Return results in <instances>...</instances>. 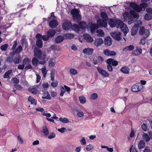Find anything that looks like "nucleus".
Listing matches in <instances>:
<instances>
[{
    "mask_svg": "<svg viewBox=\"0 0 152 152\" xmlns=\"http://www.w3.org/2000/svg\"><path fill=\"white\" fill-rule=\"evenodd\" d=\"M124 18L126 20H128V22L129 24H131L134 21V18H138L139 16L138 14L133 10H131L130 13L125 12L123 14Z\"/></svg>",
    "mask_w": 152,
    "mask_h": 152,
    "instance_id": "f257e3e1",
    "label": "nucleus"
},
{
    "mask_svg": "<svg viewBox=\"0 0 152 152\" xmlns=\"http://www.w3.org/2000/svg\"><path fill=\"white\" fill-rule=\"evenodd\" d=\"M100 16L103 20L101 19H99L97 21V23L101 27L106 28L107 25V21L109 19L107 15L104 12H102L101 13Z\"/></svg>",
    "mask_w": 152,
    "mask_h": 152,
    "instance_id": "f03ea898",
    "label": "nucleus"
},
{
    "mask_svg": "<svg viewBox=\"0 0 152 152\" xmlns=\"http://www.w3.org/2000/svg\"><path fill=\"white\" fill-rule=\"evenodd\" d=\"M129 6L135 11L140 12L141 11L144 10L147 7L148 4L146 3H142L139 6L134 3H131L129 4Z\"/></svg>",
    "mask_w": 152,
    "mask_h": 152,
    "instance_id": "7ed1b4c3",
    "label": "nucleus"
},
{
    "mask_svg": "<svg viewBox=\"0 0 152 152\" xmlns=\"http://www.w3.org/2000/svg\"><path fill=\"white\" fill-rule=\"evenodd\" d=\"M48 20L50 21L49 23V26L51 28H55L58 25L56 18L54 15L53 13H51V16L48 18Z\"/></svg>",
    "mask_w": 152,
    "mask_h": 152,
    "instance_id": "20e7f679",
    "label": "nucleus"
},
{
    "mask_svg": "<svg viewBox=\"0 0 152 152\" xmlns=\"http://www.w3.org/2000/svg\"><path fill=\"white\" fill-rule=\"evenodd\" d=\"M34 53L35 56L40 60L45 59L46 56L45 53L39 49L37 48H35L34 50Z\"/></svg>",
    "mask_w": 152,
    "mask_h": 152,
    "instance_id": "39448f33",
    "label": "nucleus"
},
{
    "mask_svg": "<svg viewBox=\"0 0 152 152\" xmlns=\"http://www.w3.org/2000/svg\"><path fill=\"white\" fill-rule=\"evenodd\" d=\"M134 23V26L132 29L131 35L132 36L135 35L137 33L138 28L142 24V22L141 20H138L136 21Z\"/></svg>",
    "mask_w": 152,
    "mask_h": 152,
    "instance_id": "423d86ee",
    "label": "nucleus"
},
{
    "mask_svg": "<svg viewBox=\"0 0 152 152\" xmlns=\"http://www.w3.org/2000/svg\"><path fill=\"white\" fill-rule=\"evenodd\" d=\"M140 35L144 38H148L150 35V31L148 29H145L144 26L141 27L139 30Z\"/></svg>",
    "mask_w": 152,
    "mask_h": 152,
    "instance_id": "0eeeda50",
    "label": "nucleus"
},
{
    "mask_svg": "<svg viewBox=\"0 0 152 152\" xmlns=\"http://www.w3.org/2000/svg\"><path fill=\"white\" fill-rule=\"evenodd\" d=\"M108 20V23L112 28H113L115 27L117 28L118 26L117 25H118L119 23H121V20L120 19H113L110 18Z\"/></svg>",
    "mask_w": 152,
    "mask_h": 152,
    "instance_id": "6e6552de",
    "label": "nucleus"
},
{
    "mask_svg": "<svg viewBox=\"0 0 152 152\" xmlns=\"http://www.w3.org/2000/svg\"><path fill=\"white\" fill-rule=\"evenodd\" d=\"M121 22V23H119L118 25H117L118 26L117 28L120 27L122 31L123 32L124 36H126L129 32V30L126 25L124 23L122 20Z\"/></svg>",
    "mask_w": 152,
    "mask_h": 152,
    "instance_id": "1a4fd4ad",
    "label": "nucleus"
},
{
    "mask_svg": "<svg viewBox=\"0 0 152 152\" xmlns=\"http://www.w3.org/2000/svg\"><path fill=\"white\" fill-rule=\"evenodd\" d=\"M143 88V86L140 83H137L133 85L131 87V89L132 91L137 92L140 91Z\"/></svg>",
    "mask_w": 152,
    "mask_h": 152,
    "instance_id": "9d476101",
    "label": "nucleus"
},
{
    "mask_svg": "<svg viewBox=\"0 0 152 152\" xmlns=\"http://www.w3.org/2000/svg\"><path fill=\"white\" fill-rule=\"evenodd\" d=\"M87 28L88 29L90 28L91 33H93L99 28V27L97 24L91 23L88 24L87 26Z\"/></svg>",
    "mask_w": 152,
    "mask_h": 152,
    "instance_id": "9b49d317",
    "label": "nucleus"
},
{
    "mask_svg": "<svg viewBox=\"0 0 152 152\" xmlns=\"http://www.w3.org/2000/svg\"><path fill=\"white\" fill-rule=\"evenodd\" d=\"M148 13L144 16V18L145 20H149L152 19V8H147L146 10Z\"/></svg>",
    "mask_w": 152,
    "mask_h": 152,
    "instance_id": "f8f14e48",
    "label": "nucleus"
},
{
    "mask_svg": "<svg viewBox=\"0 0 152 152\" xmlns=\"http://www.w3.org/2000/svg\"><path fill=\"white\" fill-rule=\"evenodd\" d=\"M121 33L120 32H114L110 34L111 36L115 39L119 41L121 39Z\"/></svg>",
    "mask_w": 152,
    "mask_h": 152,
    "instance_id": "ddd939ff",
    "label": "nucleus"
},
{
    "mask_svg": "<svg viewBox=\"0 0 152 152\" xmlns=\"http://www.w3.org/2000/svg\"><path fill=\"white\" fill-rule=\"evenodd\" d=\"M72 26V25L70 22L67 20L64 21L63 24V28L65 30H68Z\"/></svg>",
    "mask_w": 152,
    "mask_h": 152,
    "instance_id": "4468645a",
    "label": "nucleus"
},
{
    "mask_svg": "<svg viewBox=\"0 0 152 152\" xmlns=\"http://www.w3.org/2000/svg\"><path fill=\"white\" fill-rule=\"evenodd\" d=\"M97 69L98 72L104 77H108L109 75L107 72L101 68L98 67Z\"/></svg>",
    "mask_w": 152,
    "mask_h": 152,
    "instance_id": "2eb2a0df",
    "label": "nucleus"
},
{
    "mask_svg": "<svg viewBox=\"0 0 152 152\" xmlns=\"http://www.w3.org/2000/svg\"><path fill=\"white\" fill-rule=\"evenodd\" d=\"M142 52V49L138 47H137L136 49L134 50L132 52V54L136 56L139 55Z\"/></svg>",
    "mask_w": 152,
    "mask_h": 152,
    "instance_id": "dca6fc26",
    "label": "nucleus"
},
{
    "mask_svg": "<svg viewBox=\"0 0 152 152\" xmlns=\"http://www.w3.org/2000/svg\"><path fill=\"white\" fill-rule=\"evenodd\" d=\"M112 41L110 36L106 37L104 40V44L107 46H110L112 44Z\"/></svg>",
    "mask_w": 152,
    "mask_h": 152,
    "instance_id": "f3484780",
    "label": "nucleus"
},
{
    "mask_svg": "<svg viewBox=\"0 0 152 152\" xmlns=\"http://www.w3.org/2000/svg\"><path fill=\"white\" fill-rule=\"evenodd\" d=\"M106 62L107 64H112L113 66H116L118 65V62L116 61L113 60V59L111 58L108 59L106 61Z\"/></svg>",
    "mask_w": 152,
    "mask_h": 152,
    "instance_id": "a211bd4d",
    "label": "nucleus"
},
{
    "mask_svg": "<svg viewBox=\"0 0 152 152\" xmlns=\"http://www.w3.org/2000/svg\"><path fill=\"white\" fill-rule=\"evenodd\" d=\"M104 54L107 56H113L116 54V53L114 51H110L108 49L104 50Z\"/></svg>",
    "mask_w": 152,
    "mask_h": 152,
    "instance_id": "6ab92c4d",
    "label": "nucleus"
},
{
    "mask_svg": "<svg viewBox=\"0 0 152 152\" xmlns=\"http://www.w3.org/2000/svg\"><path fill=\"white\" fill-rule=\"evenodd\" d=\"M21 58L19 54H18L13 59V61L15 64H18L21 61Z\"/></svg>",
    "mask_w": 152,
    "mask_h": 152,
    "instance_id": "aec40b11",
    "label": "nucleus"
},
{
    "mask_svg": "<svg viewBox=\"0 0 152 152\" xmlns=\"http://www.w3.org/2000/svg\"><path fill=\"white\" fill-rule=\"evenodd\" d=\"M94 50L92 48H86L83 50V52L85 54L88 55H91L92 54Z\"/></svg>",
    "mask_w": 152,
    "mask_h": 152,
    "instance_id": "412c9836",
    "label": "nucleus"
},
{
    "mask_svg": "<svg viewBox=\"0 0 152 152\" xmlns=\"http://www.w3.org/2000/svg\"><path fill=\"white\" fill-rule=\"evenodd\" d=\"M83 37L84 39L88 42H91L93 41V38L88 34H84Z\"/></svg>",
    "mask_w": 152,
    "mask_h": 152,
    "instance_id": "4be33fe9",
    "label": "nucleus"
},
{
    "mask_svg": "<svg viewBox=\"0 0 152 152\" xmlns=\"http://www.w3.org/2000/svg\"><path fill=\"white\" fill-rule=\"evenodd\" d=\"M142 138L144 142H147L150 140L151 137L149 136L147 134L143 133L142 135Z\"/></svg>",
    "mask_w": 152,
    "mask_h": 152,
    "instance_id": "5701e85b",
    "label": "nucleus"
},
{
    "mask_svg": "<svg viewBox=\"0 0 152 152\" xmlns=\"http://www.w3.org/2000/svg\"><path fill=\"white\" fill-rule=\"evenodd\" d=\"M103 42V40L101 38H98L95 39L94 43L96 47L99 46Z\"/></svg>",
    "mask_w": 152,
    "mask_h": 152,
    "instance_id": "b1692460",
    "label": "nucleus"
},
{
    "mask_svg": "<svg viewBox=\"0 0 152 152\" xmlns=\"http://www.w3.org/2000/svg\"><path fill=\"white\" fill-rule=\"evenodd\" d=\"M145 146V143L143 140H140L138 144V148L140 149H141L143 148Z\"/></svg>",
    "mask_w": 152,
    "mask_h": 152,
    "instance_id": "393cba45",
    "label": "nucleus"
},
{
    "mask_svg": "<svg viewBox=\"0 0 152 152\" xmlns=\"http://www.w3.org/2000/svg\"><path fill=\"white\" fill-rule=\"evenodd\" d=\"M129 69L127 66H126L121 68L120 71L124 74H129Z\"/></svg>",
    "mask_w": 152,
    "mask_h": 152,
    "instance_id": "a878e982",
    "label": "nucleus"
},
{
    "mask_svg": "<svg viewBox=\"0 0 152 152\" xmlns=\"http://www.w3.org/2000/svg\"><path fill=\"white\" fill-rule=\"evenodd\" d=\"M38 87V86H34L32 88L29 89V91L32 94H36L37 93V90Z\"/></svg>",
    "mask_w": 152,
    "mask_h": 152,
    "instance_id": "bb28decb",
    "label": "nucleus"
},
{
    "mask_svg": "<svg viewBox=\"0 0 152 152\" xmlns=\"http://www.w3.org/2000/svg\"><path fill=\"white\" fill-rule=\"evenodd\" d=\"M56 33V32L54 30L51 29L47 32V34L49 38L52 37L55 35Z\"/></svg>",
    "mask_w": 152,
    "mask_h": 152,
    "instance_id": "cd10ccee",
    "label": "nucleus"
},
{
    "mask_svg": "<svg viewBox=\"0 0 152 152\" xmlns=\"http://www.w3.org/2000/svg\"><path fill=\"white\" fill-rule=\"evenodd\" d=\"M74 37V35L72 34H66L64 35V39H70L73 38Z\"/></svg>",
    "mask_w": 152,
    "mask_h": 152,
    "instance_id": "c85d7f7f",
    "label": "nucleus"
},
{
    "mask_svg": "<svg viewBox=\"0 0 152 152\" xmlns=\"http://www.w3.org/2000/svg\"><path fill=\"white\" fill-rule=\"evenodd\" d=\"M64 39V36H58L55 39V41L57 43H59L62 42Z\"/></svg>",
    "mask_w": 152,
    "mask_h": 152,
    "instance_id": "c756f323",
    "label": "nucleus"
},
{
    "mask_svg": "<svg viewBox=\"0 0 152 152\" xmlns=\"http://www.w3.org/2000/svg\"><path fill=\"white\" fill-rule=\"evenodd\" d=\"M12 72V70L11 69L7 71L6 72L4 76V77L5 78H7L9 80L10 78V75L11 73Z\"/></svg>",
    "mask_w": 152,
    "mask_h": 152,
    "instance_id": "7c9ffc66",
    "label": "nucleus"
},
{
    "mask_svg": "<svg viewBox=\"0 0 152 152\" xmlns=\"http://www.w3.org/2000/svg\"><path fill=\"white\" fill-rule=\"evenodd\" d=\"M79 99L81 104H84L86 103V97L83 96H81L79 97Z\"/></svg>",
    "mask_w": 152,
    "mask_h": 152,
    "instance_id": "2f4dec72",
    "label": "nucleus"
},
{
    "mask_svg": "<svg viewBox=\"0 0 152 152\" xmlns=\"http://www.w3.org/2000/svg\"><path fill=\"white\" fill-rule=\"evenodd\" d=\"M28 100L31 103V104L36 105L37 104V100L34 99L31 96H29L28 97Z\"/></svg>",
    "mask_w": 152,
    "mask_h": 152,
    "instance_id": "473e14b6",
    "label": "nucleus"
},
{
    "mask_svg": "<svg viewBox=\"0 0 152 152\" xmlns=\"http://www.w3.org/2000/svg\"><path fill=\"white\" fill-rule=\"evenodd\" d=\"M42 132L45 136H48L49 135V131L47 128L46 126H43L42 127Z\"/></svg>",
    "mask_w": 152,
    "mask_h": 152,
    "instance_id": "72a5a7b5",
    "label": "nucleus"
},
{
    "mask_svg": "<svg viewBox=\"0 0 152 152\" xmlns=\"http://www.w3.org/2000/svg\"><path fill=\"white\" fill-rule=\"evenodd\" d=\"M86 25V23L83 21H81L79 23V27L83 30H84L85 29Z\"/></svg>",
    "mask_w": 152,
    "mask_h": 152,
    "instance_id": "f704fd0d",
    "label": "nucleus"
},
{
    "mask_svg": "<svg viewBox=\"0 0 152 152\" xmlns=\"http://www.w3.org/2000/svg\"><path fill=\"white\" fill-rule=\"evenodd\" d=\"M36 45L40 48L42 47L43 42L41 39H37L36 41Z\"/></svg>",
    "mask_w": 152,
    "mask_h": 152,
    "instance_id": "c9c22d12",
    "label": "nucleus"
},
{
    "mask_svg": "<svg viewBox=\"0 0 152 152\" xmlns=\"http://www.w3.org/2000/svg\"><path fill=\"white\" fill-rule=\"evenodd\" d=\"M134 47L132 45H131L128 46L124 48L123 50L125 51L128 50H132L134 49Z\"/></svg>",
    "mask_w": 152,
    "mask_h": 152,
    "instance_id": "e433bc0d",
    "label": "nucleus"
},
{
    "mask_svg": "<svg viewBox=\"0 0 152 152\" xmlns=\"http://www.w3.org/2000/svg\"><path fill=\"white\" fill-rule=\"evenodd\" d=\"M73 18L75 21L78 22L81 20V17L80 15L79 14L73 17Z\"/></svg>",
    "mask_w": 152,
    "mask_h": 152,
    "instance_id": "4c0bfd02",
    "label": "nucleus"
},
{
    "mask_svg": "<svg viewBox=\"0 0 152 152\" xmlns=\"http://www.w3.org/2000/svg\"><path fill=\"white\" fill-rule=\"evenodd\" d=\"M32 63L34 66H36L39 64L38 60L35 57H34L32 60Z\"/></svg>",
    "mask_w": 152,
    "mask_h": 152,
    "instance_id": "58836bf2",
    "label": "nucleus"
},
{
    "mask_svg": "<svg viewBox=\"0 0 152 152\" xmlns=\"http://www.w3.org/2000/svg\"><path fill=\"white\" fill-rule=\"evenodd\" d=\"M79 11L77 9H74L72 10L71 12V14L72 15L73 17L79 15Z\"/></svg>",
    "mask_w": 152,
    "mask_h": 152,
    "instance_id": "ea45409f",
    "label": "nucleus"
},
{
    "mask_svg": "<svg viewBox=\"0 0 152 152\" xmlns=\"http://www.w3.org/2000/svg\"><path fill=\"white\" fill-rule=\"evenodd\" d=\"M97 33V35L98 37H103L104 36V33L103 31L100 29L97 30L96 31Z\"/></svg>",
    "mask_w": 152,
    "mask_h": 152,
    "instance_id": "a19ab883",
    "label": "nucleus"
},
{
    "mask_svg": "<svg viewBox=\"0 0 152 152\" xmlns=\"http://www.w3.org/2000/svg\"><path fill=\"white\" fill-rule=\"evenodd\" d=\"M8 47V45L7 44H4L1 45L0 47V49L1 50L5 51Z\"/></svg>",
    "mask_w": 152,
    "mask_h": 152,
    "instance_id": "79ce46f5",
    "label": "nucleus"
},
{
    "mask_svg": "<svg viewBox=\"0 0 152 152\" xmlns=\"http://www.w3.org/2000/svg\"><path fill=\"white\" fill-rule=\"evenodd\" d=\"M55 70L53 69H51L50 70V77L51 78V80L53 81L54 80V76H55Z\"/></svg>",
    "mask_w": 152,
    "mask_h": 152,
    "instance_id": "37998d69",
    "label": "nucleus"
},
{
    "mask_svg": "<svg viewBox=\"0 0 152 152\" xmlns=\"http://www.w3.org/2000/svg\"><path fill=\"white\" fill-rule=\"evenodd\" d=\"M59 120L61 122L64 123H67L69 122V120L66 118H60L59 119Z\"/></svg>",
    "mask_w": 152,
    "mask_h": 152,
    "instance_id": "c03bdc74",
    "label": "nucleus"
},
{
    "mask_svg": "<svg viewBox=\"0 0 152 152\" xmlns=\"http://www.w3.org/2000/svg\"><path fill=\"white\" fill-rule=\"evenodd\" d=\"M30 62V61L29 59L28 58H26L23 59L22 64L25 65L29 64Z\"/></svg>",
    "mask_w": 152,
    "mask_h": 152,
    "instance_id": "a18cd8bd",
    "label": "nucleus"
},
{
    "mask_svg": "<svg viewBox=\"0 0 152 152\" xmlns=\"http://www.w3.org/2000/svg\"><path fill=\"white\" fill-rule=\"evenodd\" d=\"M42 73L43 75V77L45 78L47 73V71L46 69V67L44 66L43 68L41 69Z\"/></svg>",
    "mask_w": 152,
    "mask_h": 152,
    "instance_id": "49530a36",
    "label": "nucleus"
},
{
    "mask_svg": "<svg viewBox=\"0 0 152 152\" xmlns=\"http://www.w3.org/2000/svg\"><path fill=\"white\" fill-rule=\"evenodd\" d=\"M22 46L21 45H20L18 46L15 50V53H19L22 50Z\"/></svg>",
    "mask_w": 152,
    "mask_h": 152,
    "instance_id": "de8ad7c7",
    "label": "nucleus"
},
{
    "mask_svg": "<svg viewBox=\"0 0 152 152\" xmlns=\"http://www.w3.org/2000/svg\"><path fill=\"white\" fill-rule=\"evenodd\" d=\"M61 92L60 94L61 96H62L66 91L65 88L64 86H62L61 88Z\"/></svg>",
    "mask_w": 152,
    "mask_h": 152,
    "instance_id": "09e8293b",
    "label": "nucleus"
},
{
    "mask_svg": "<svg viewBox=\"0 0 152 152\" xmlns=\"http://www.w3.org/2000/svg\"><path fill=\"white\" fill-rule=\"evenodd\" d=\"M101 147L102 148H106L107 150L110 152H113V149L111 148H109L108 146L102 145Z\"/></svg>",
    "mask_w": 152,
    "mask_h": 152,
    "instance_id": "8fccbe9b",
    "label": "nucleus"
},
{
    "mask_svg": "<svg viewBox=\"0 0 152 152\" xmlns=\"http://www.w3.org/2000/svg\"><path fill=\"white\" fill-rule=\"evenodd\" d=\"M98 95L96 93H93L90 96L91 99L94 100L98 98Z\"/></svg>",
    "mask_w": 152,
    "mask_h": 152,
    "instance_id": "3c124183",
    "label": "nucleus"
},
{
    "mask_svg": "<svg viewBox=\"0 0 152 152\" xmlns=\"http://www.w3.org/2000/svg\"><path fill=\"white\" fill-rule=\"evenodd\" d=\"M77 115L78 117H82L84 116V114L82 111L77 110Z\"/></svg>",
    "mask_w": 152,
    "mask_h": 152,
    "instance_id": "603ef678",
    "label": "nucleus"
},
{
    "mask_svg": "<svg viewBox=\"0 0 152 152\" xmlns=\"http://www.w3.org/2000/svg\"><path fill=\"white\" fill-rule=\"evenodd\" d=\"M142 129L144 131H147L148 130V129L146 125L145 124H143L142 125Z\"/></svg>",
    "mask_w": 152,
    "mask_h": 152,
    "instance_id": "864d4df0",
    "label": "nucleus"
},
{
    "mask_svg": "<svg viewBox=\"0 0 152 152\" xmlns=\"http://www.w3.org/2000/svg\"><path fill=\"white\" fill-rule=\"evenodd\" d=\"M12 83L13 84H18L19 82L18 79L16 77H13L12 79Z\"/></svg>",
    "mask_w": 152,
    "mask_h": 152,
    "instance_id": "5fc2aeb1",
    "label": "nucleus"
},
{
    "mask_svg": "<svg viewBox=\"0 0 152 152\" xmlns=\"http://www.w3.org/2000/svg\"><path fill=\"white\" fill-rule=\"evenodd\" d=\"M56 136V134L53 132H51L48 136V138L49 139L54 138Z\"/></svg>",
    "mask_w": 152,
    "mask_h": 152,
    "instance_id": "6e6d98bb",
    "label": "nucleus"
},
{
    "mask_svg": "<svg viewBox=\"0 0 152 152\" xmlns=\"http://www.w3.org/2000/svg\"><path fill=\"white\" fill-rule=\"evenodd\" d=\"M93 145L91 144H89L88 145H87L86 148V149L87 151H89L91 150L93 148Z\"/></svg>",
    "mask_w": 152,
    "mask_h": 152,
    "instance_id": "4d7b16f0",
    "label": "nucleus"
},
{
    "mask_svg": "<svg viewBox=\"0 0 152 152\" xmlns=\"http://www.w3.org/2000/svg\"><path fill=\"white\" fill-rule=\"evenodd\" d=\"M14 86L15 88L18 90H21L23 88V87L19 84H15L14 85Z\"/></svg>",
    "mask_w": 152,
    "mask_h": 152,
    "instance_id": "13d9d810",
    "label": "nucleus"
},
{
    "mask_svg": "<svg viewBox=\"0 0 152 152\" xmlns=\"http://www.w3.org/2000/svg\"><path fill=\"white\" fill-rule=\"evenodd\" d=\"M70 72L73 75H75L77 73V71L75 69H71L70 71Z\"/></svg>",
    "mask_w": 152,
    "mask_h": 152,
    "instance_id": "bf43d9fd",
    "label": "nucleus"
},
{
    "mask_svg": "<svg viewBox=\"0 0 152 152\" xmlns=\"http://www.w3.org/2000/svg\"><path fill=\"white\" fill-rule=\"evenodd\" d=\"M80 141L83 145H85L86 144V141L84 137H83L82 139L80 140Z\"/></svg>",
    "mask_w": 152,
    "mask_h": 152,
    "instance_id": "052dcab7",
    "label": "nucleus"
},
{
    "mask_svg": "<svg viewBox=\"0 0 152 152\" xmlns=\"http://www.w3.org/2000/svg\"><path fill=\"white\" fill-rule=\"evenodd\" d=\"M107 67L108 70L109 71L111 72L113 71V69L111 65L110 64H108Z\"/></svg>",
    "mask_w": 152,
    "mask_h": 152,
    "instance_id": "680f3d73",
    "label": "nucleus"
},
{
    "mask_svg": "<svg viewBox=\"0 0 152 152\" xmlns=\"http://www.w3.org/2000/svg\"><path fill=\"white\" fill-rule=\"evenodd\" d=\"M146 38H144L143 37V38L141 39L140 44L142 45L145 44V39Z\"/></svg>",
    "mask_w": 152,
    "mask_h": 152,
    "instance_id": "e2e57ef3",
    "label": "nucleus"
},
{
    "mask_svg": "<svg viewBox=\"0 0 152 152\" xmlns=\"http://www.w3.org/2000/svg\"><path fill=\"white\" fill-rule=\"evenodd\" d=\"M42 115H43L50 117L51 116V114L50 113H47L45 112L42 113Z\"/></svg>",
    "mask_w": 152,
    "mask_h": 152,
    "instance_id": "0e129e2a",
    "label": "nucleus"
},
{
    "mask_svg": "<svg viewBox=\"0 0 152 152\" xmlns=\"http://www.w3.org/2000/svg\"><path fill=\"white\" fill-rule=\"evenodd\" d=\"M49 38V37L48 35H44L43 36H42V39H43L45 41H47L48 40Z\"/></svg>",
    "mask_w": 152,
    "mask_h": 152,
    "instance_id": "69168bd1",
    "label": "nucleus"
},
{
    "mask_svg": "<svg viewBox=\"0 0 152 152\" xmlns=\"http://www.w3.org/2000/svg\"><path fill=\"white\" fill-rule=\"evenodd\" d=\"M17 45V42L16 40L14 42V43L12 47V50H15L16 46Z\"/></svg>",
    "mask_w": 152,
    "mask_h": 152,
    "instance_id": "338daca9",
    "label": "nucleus"
},
{
    "mask_svg": "<svg viewBox=\"0 0 152 152\" xmlns=\"http://www.w3.org/2000/svg\"><path fill=\"white\" fill-rule=\"evenodd\" d=\"M143 152H151L150 148L148 147H146L143 150Z\"/></svg>",
    "mask_w": 152,
    "mask_h": 152,
    "instance_id": "774afa93",
    "label": "nucleus"
}]
</instances>
